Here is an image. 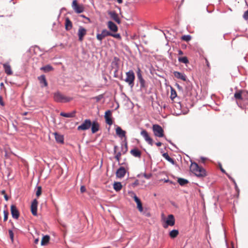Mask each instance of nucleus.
Masks as SVG:
<instances>
[{"instance_id": "nucleus-1", "label": "nucleus", "mask_w": 248, "mask_h": 248, "mask_svg": "<svg viewBox=\"0 0 248 248\" xmlns=\"http://www.w3.org/2000/svg\"><path fill=\"white\" fill-rule=\"evenodd\" d=\"M190 170L198 177H204L206 175L205 170L202 167L199 166L197 163H191Z\"/></svg>"}, {"instance_id": "nucleus-2", "label": "nucleus", "mask_w": 248, "mask_h": 248, "mask_svg": "<svg viewBox=\"0 0 248 248\" xmlns=\"http://www.w3.org/2000/svg\"><path fill=\"white\" fill-rule=\"evenodd\" d=\"M54 99L56 102L62 103L68 102L72 100V98L65 96L59 92L54 93Z\"/></svg>"}, {"instance_id": "nucleus-3", "label": "nucleus", "mask_w": 248, "mask_h": 248, "mask_svg": "<svg viewBox=\"0 0 248 248\" xmlns=\"http://www.w3.org/2000/svg\"><path fill=\"white\" fill-rule=\"evenodd\" d=\"M126 78L124 81L132 88L134 86V80L135 78V74L132 70H129L126 73Z\"/></svg>"}, {"instance_id": "nucleus-4", "label": "nucleus", "mask_w": 248, "mask_h": 248, "mask_svg": "<svg viewBox=\"0 0 248 248\" xmlns=\"http://www.w3.org/2000/svg\"><path fill=\"white\" fill-rule=\"evenodd\" d=\"M164 223L163 224V226L164 228H167L168 226H173L175 224V218L173 215H169L168 217L163 218Z\"/></svg>"}, {"instance_id": "nucleus-5", "label": "nucleus", "mask_w": 248, "mask_h": 248, "mask_svg": "<svg viewBox=\"0 0 248 248\" xmlns=\"http://www.w3.org/2000/svg\"><path fill=\"white\" fill-rule=\"evenodd\" d=\"M153 131L155 136L157 137H163L164 136V130L162 127L158 124H154Z\"/></svg>"}, {"instance_id": "nucleus-6", "label": "nucleus", "mask_w": 248, "mask_h": 248, "mask_svg": "<svg viewBox=\"0 0 248 248\" xmlns=\"http://www.w3.org/2000/svg\"><path fill=\"white\" fill-rule=\"evenodd\" d=\"M91 121L90 119H86L81 125L78 127L77 129L78 130H86L91 127Z\"/></svg>"}, {"instance_id": "nucleus-7", "label": "nucleus", "mask_w": 248, "mask_h": 248, "mask_svg": "<svg viewBox=\"0 0 248 248\" xmlns=\"http://www.w3.org/2000/svg\"><path fill=\"white\" fill-rule=\"evenodd\" d=\"M72 6L77 13H81L84 11V7L82 5L78 4L77 0H74L73 1Z\"/></svg>"}, {"instance_id": "nucleus-8", "label": "nucleus", "mask_w": 248, "mask_h": 248, "mask_svg": "<svg viewBox=\"0 0 248 248\" xmlns=\"http://www.w3.org/2000/svg\"><path fill=\"white\" fill-rule=\"evenodd\" d=\"M111 35V33L106 29L103 30L101 33H97L96 35L97 39L100 42L107 36Z\"/></svg>"}, {"instance_id": "nucleus-9", "label": "nucleus", "mask_w": 248, "mask_h": 248, "mask_svg": "<svg viewBox=\"0 0 248 248\" xmlns=\"http://www.w3.org/2000/svg\"><path fill=\"white\" fill-rule=\"evenodd\" d=\"M140 134L149 144L151 146L153 145V140L149 136L148 132L145 130H142L141 131Z\"/></svg>"}, {"instance_id": "nucleus-10", "label": "nucleus", "mask_w": 248, "mask_h": 248, "mask_svg": "<svg viewBox=\"0 0 248 248\" xmlns=\"http://www.w3.org/2000/svg\"><path fill=\"white\" fill-rule=\"evenodd\" d=\"M111 111L110 110H108L106 111L105 113V119L106 123L109 125H111L113 124V121L111 118Z\"/></svg>"}, {"instance_id": "nucleus-11", "label": "nucleus", "mask_w": 248, "mask_h": 248, "mask_svg": "<svg viewBox=\"0 0 248 248\" xmlns=\"http://www.w3.org/2000/svg\"><path fill=\"white\" fill-rule=\"evenodd\" d=\"M87 31L83 27L80 26L78 30V40L82 42L84 36L86 34Z\"/></svg>"}, {"instance_id": "nucleus-12", "label": "nucleus", "mask_w": 248, "mask_h": 248, "mask_svg": "<svg viewBox=\"0 0 248 248\" xmlns=\"http://www.w3.org/2000/svg\"><path fill=\"white\" fill-rule=\"evenodd\" d=\"M11 212L12 217L15 219H18L19 217V212L15 205L11 206Z\"/></svg>"}, {"instance_id": "nucleus-13", "label": "nucleus", "mask_w": 248, "mask_h": 248, "mask_svg": "<svg viewBox=\"0 0 248 248\" xmlns=\"http://www.w3.org/2000/svg\"><path fill=\"white\" fill-rule=\"evenodd\" d=\"M37 205L38 202L36 199H34L31 204V209L32 214L33 216H37Z\"/></svg>"}, {"instance_id": "nucleus-14", "label": "nucleus", "mask_w": 248, "mask_h": 248, "mask_svg": "<svg viewBox=\"0 0 248 248\" xmlns=\"http://www.w3.org/2000/svg\"><path fill=\"white\" fill-rule=\"evenodd\" d=\"M108 14L110 16V18L115 21L118 24L121 23V20L120 19L118 15L115 11H109Z\"/></svg>"}, {"instance_id": "nucleus-15", "label": "nucleus", "mask_w": 248, "mask_h": 248, "mask_svg": "<svg viewBox=\"0 0 248 248\" xmlns=\"http://www.w3.org/2000/svg\"><path fill=\"white\" fill-rule=\"evenodd\" d=\"M126 173V170L123 167H121L116 171V175L118 178H122L124 176Z\"/></svg>"}, {"instance_id": "nucleus-16", "label": "nucleus", "mask_w": 248, "mask_h": 248, "mask_svg": "<svg viewBox=\"0 0 248 248\" xmlns=\"http://www.w3.org/2000/svg\"><path fill=\"white\" fill-rule=\"evenodd\" d=\"M3 67L5 73L7 75L10 76L13 74V71L12 70L11 67L9 63H5L3 64Z\"/></svg>"}, {"instance_id": "nucleus-17", "label": "nucleus", "mask_w": 248, "mask_h": 248, "mask_svg": "<svg viewBox=\"0 0 248 248\" xmlns=\"http://www.w3.org/2000/svg\"><path fill=\"white\" fill-rule=\"evenodd\" d=\"M91 130L93 133H95L97 132L100 128V125L96 121H93L92 122Z\"/></svg>"}, {"instance_id": "nucleus-18", "label": "nucleus", "mask_w": 248, "mask_h": 248, "mask_svg": "<svg viewBox=\"0 0 248 248\" xmlns=\"http://www.w3.org/2000/svg\"><path fill=\"white\" fill-rule=\"evenodd\" d=\"M133 194L134 195L133 198L134 201L137 204V208L140 212H142L143 211V208L140 200L138 198L135 194L133 193Z\"/></svg>"}, {"instance_id": "nucleus-19", "label": "nucleus", "mask_w": 248, "mask_h": 248, "mask_svg": "<svg viewBox=\"0 0 248 248\" xmlns=\"http://www.w3.org/2000/svg\"><path fill=\"white\" fill-rule=\"evenodd\" d=\"M137 77L139 80L140 87H144L145 86V80L142 77V75L141 73V70L140 68H138V71L137 72Z\"/></svg>"}, {"instance_id": "nucleus-20", "label": "nucleus", "mask_w": 248, "mask_h": 248, "mask_svg": "<svg viewBox=\"0 0 248 248\" xmlns=\"http://www.w3.org/2000/svg\"><path fill=\"white\" fill-rule=\"evenodd\" d=\"M116 133L120 138L125 137L126 132L123 130L121 127L118 126L116 128Z\"/></svg>"}, {"instance_id": "nucleus-21", "label": "nucleus", "mask_w": 248, "mask_h": 248, "mask_svg": "<svg viewBox=\"0 0 248 248\" xmlns=\"http://www.w3.org/2000/svg\"><path fill=\"white\" fill-rule=\"evenodd\" d=\"M108 28L113 32H117L118 31V27L117 25L114 24L112 21H109L108 22Z\"/></svg>"}, {"instance_id": "nucleus-22", "label": "nucleus", "mask_w": 248, "mask_h": 248, "mask_svg": "<svg viewBox=\"0 0 248 248\" xmlns=\"http://www.w3.org/2000/svg\"><path fill=\"white\" fill-rule=\"evenodd\" d=\"M173 74L175 77L177 78L181 79L183 81H186V75L182 73L175 71L174 72Z\"/></svg>"}, {"instance_id": "nucleus-23", "label": "nucleus", "mask_w": 248, "mask_h": 248, "mask_svg": "<svg viewBox=\"0 0 248 248\" xmlns=\"http://www.w3.org/2000/svg\"><path fill=\"white\" fill-rule=\"evenodd\" d=\"M38 79L40 82V83L41 84H43V85L41 86L42 87L47 86V82L45 75H41L38 78Z\"/></svg>"}, {"instance_id": "nucleus-24", "label": "nucleus", "mask_w": 248, "mask_h": 248, "mask_svg": "<svg viewBox=\"0 0 248 248\" xmlns=\"http://www.w3.org/2000/svg\"><path fill=\"white\" fill-rule=\"evenodd\" d=\"M130 153L132 155L137 157H140L141 155V152L136 148L132 149L130 151Z\"/></svg>"}, {"instance_id": "nucleus-25", "label": "nucleus", "mask_w": 248, "mask_h": 248, "mask_svg": "<svg viewBox=\"0 0 248 248\" xmlns=\"http://www.w3.org/2000/svg\"><path fill=\"white\" fill-rule=\"evenodd\" d=\"M118 149V147L117 146H115L114 147V154H115V158L116 159V160L119 162L121 159V156L122 153H121V152H117V150Z\"/></svg>"}, {"instance_id": "nucleus-26", "label": "nucleus", "mask_w": 248, "mask_h": 248, "mask_svg": "<svg viewBox=\"0 0 248 248\" xmlns=\"http://www.w3.org/2000/svg\"><path fill=\"white\" fill-rule=\"evenodd\" d=\"M243 90H239L238 92L235 93L234 94V97L237 100H242V94Z\"/></svg>"}, {"instance_id": "nucleus-27", "label": "nucleus", "mask_w": 248, "mask_h": 248, "mask_svg": "<svg viewBox=\"0 0 248 248\" xmlns=\"http://www.w3.org/2000/svg\"><path fill=\"white\" fill-rule=\"evenodd\" d=\"M75 111H73L71 113H64L63 112H61L60 115L66 118H72L75 115Z\"/></svg>"}, {"instance_id": "nucleus-28", "label": "nucleus", "mask_w": 248, "mask_h": 248, "mask_svg": "<svg viewBox=\"0 0 248 248\" xmlns=\"http://www.w3.org/2000/svg\"><path fill=\"white\" fill-rule=\"evenodd\" d=\"M162 155L167 161L171 163L172 164L174 165L175 164V160L170 157L168 153H164Z\"/></svg>"}, {"instance_id": "nucleus-29", "label": "nucleus", "mask_w": 248, "mask_h": 248, "mask_svg": "<svg viewBox=\"0 0 248 248\" xmlns=\"http://www.w3.org/2000/svg\"><path fill=\"white\" fill-rule=\"evenodd\" d=\"M50 240V236L49 235H45L43 237L42 240H41V245L42 246L46 245Z\"/></svg>"}, {"instance_id": "nucleus-30", "label": "nucleus", "mask_w": 248, "mask_h": 248, "mask_svg": "<svg viewBox=\"0 0 248 248\" xmlns=\"http://www.w3.org/2000/svg\"><path fill=\"white\" fill-rule=\"evenodd\" d=\"M54 135L55 139L57 142L61 143L63 142V137L62 135L57 133H55Z\"/></svg>"}, {"instance_id": "nucleus-31", "label": "nucleus", "mask_w": 248, "mask_h": 248, "mask_svg": "<svg viewBox=\"0 0 248 248\" xmlns=\"http://www.w3.org/2000/svg\"><path fill=\"white\" fill-rule=\"evenodd\" d=\"M65 29L67 31L70 30L72 27V23L68 18H67L65 20Z\"/></svg>"}, {"instance_id": "nucleus-32", "label": "nucleus", "mask_w": 248, "mask_h": 248, "mask_svg": "<svg viewBox=\"0 0 248 248\" xmlns=\"http://www.w3.org/2000/svg\"><path fill=\"white\" fill-rule=\"evenodd\" d=\"M122 188V185L121 182H114L113 184V188L116 191H119Z\"/></svg>"}, {"instance_id": "nucleus-33", "label": "nucleus", "mask_w": 248, "mask_h": 248, "mask_svg": "<svg viewBox=\"0 0 248 248\" xmlns=\"http://www.w3.org/2000/svg\"><path fill=\"white\" fill-rule=\"evenodd\" d=\"M179 234V232L177 230H173L170 232L169 235L171 238L176 237Z\"/></svg>"}, {"instance_id": "nucleus-34", "label": "nucleus", "mask_w": 248, "mask_h": 248, "mask_svg": "<svg viewBox=\"0 0 248 248\" xmlns=\"http://www.w3.org/2000/svg\"><path fill=\"white\" fill-rule=\"evenodd\" d=\"M177 181L179 185L182 186H184L188 183V180L181 178H178Z\"/></svg>"}, {"instance_id": "nucleus-35", "label": "nucleus", "mask_w": 248, "mask_h": 248, "mask_svg": "<svg viewBox=\"0 0 248 248\" xmlns=\"http://www.w3.org/2000/svg\"><path fill=\"white\" fill-rule=\"evenodd\" d=\"M53 69L52 66L49 65H47L45 66L42 67L41 68V70H43L44 71L47 72L51 71Z\"/></svg>"}, {"instance_id": "nucleus-36", "label": "nucleus", "mask_w": 248, "mask_h": 248, "mask_svg": "<svg viewBox=\"0 0 248 248\" xmlns=\"http://www.w3.org/2000/svg\"><path fill=\"white\" fill-rule=\"evenodd\" d=\"M178 61L179 62L185 64H187L189 62L188 60L186 57H180L178 58Z\"/></svg>"}, {"instance_id": "nucleus-37", "label": "nucleus", "mask_w": 248, "mask_h": 248, "mask_svg": "<svg viewBox=\"0 0 248 248\" xmlns=\"http://www.w3.org/2000/svg\"><path fill=\"white\" fill-rule=\"evenodd\" d=\"M177 96V93L175 90L172 88L171 89V94H170V98L172 100H173Z\"/></svg>"}, {"instance_id": "nucleus-38", "label": "nucleus", "mask_w": 248, "mask_h": 248, "mask_svg": "<svg viewBox=\"0 0 248 248\" xmlns=\"http://www.w3.org/2000/svg\"><path fill=\"white\" fill-rule=\"evenodd\" d=\"M248 101V92L243 91L242 94V101Z\"/></svg>"}, {"instance_id": "nucleus-39", "label": "nucleus", "mask_w": 248, "mask_h": 248, "mask_svg": "<svg viewBox=\"0 0 248 248\" xmlns=\"http://www.w3.org/2000/svg\"><path fill=\"white\" fill-rule=\"evenodd\" d=\"M182 39L183 40L188 42L191 39V36L189 35H184L182 37Z\"/></svg>"}, {"instance_id": "nucleus-40", "label": "nucleus", "mask_w": 248, "mask_h": 248, "mask_svg": "<svg viewBox=\"0 0 248 248\" xmlns=\"http://www.w3.org/2000/svg\"><path fill=\"white\" fill-rule=\"evenodd\" d=\"M127 145L125 143L124 146H122V152L123 154H125L127 151Z\"/></svg>"}, {"instance_id": "nucleus-41", "label": "nucleus", "mask_w": 248, "mask_h": 248, "mask_svg": "<svg viewBox=\"0 0 248 248\" xmlns=\"http://www.w3.org/2000/svg\"><path fill=\"white\" fill-rule=\"evenodd\" d=\"M42 193V187L40 186L37 187V189L36 192V195L37 197H39Z\"/></svg>"}, {"instance_id": "nucleus-42", "label": "nucleus", "mask_w": 248, "mask_h": 248, "mask_svg": "<svg viewBox=\"0 0 248 248\" xmlns=\"http://www.w3.org/2000/svg\"><path fill=\"white\" fill-rule=\"evenodd\" d=\"M3 214H4L3 220L4 221H6L8 219L9 212L7 210H4Z\"/></svg>"}, {"instance_id": "nucleus-43", "label": "nucleus", "mask_w": 248, "mask_h": 248, "mask_svg": "<svg viewBox=\"0 0 248 248\" xmlns=\"http://www.w3.org/2000/svg\"><path fill=\"white\" fill-rule=\"evenodd\" d=\"M109 36H112L115 38L121 39V37L120 34L117 33V34H113L111 33V35H110Z\"/></svg>"}, {"instance_id": "nucleus-44", "label": "nucleus", "mask_w": 248, "mask_h": 248, "mask_svg": "<svg viewBox=\"0 0 248 248\" xmlns=\"http://www.w3.org/2000/svg\"><path fill=\"white\" fill-rule=\"evenodd\" d=\"M10 237V239H11L12 241H13L14 240V233L12 230H9L8 231Z\"/></svg>"}, {"instance_id": "nucleus-45", "label": "nucleus", "mask_w": 248, "mask_h": 248, "mask_svg": "<svg viewBox=\"0 0 248 248\" xmlns=\"http://www.w3.org/2000/svg\"><path fill=\"white\" fill-rule=\"evenodd\" d=\"M243 18L245 20H248V10L244 13L243 15Z\"/></svg>"}, {"instance_id": "nucleus-46", "label": "nucleus", "mask_w": 248, "mask_h": 248, "mask_svg": "<svg viewBox=\"0 0 248 248\" xmlns=\"http://www.w3.org/2000/svg\"><path fill=\"white\" fill-rule=\"evenodd\" d=\"M0 105L2 106H4L5 105V103L3 101V98L1 95H0Z\"/></svg>"}, {"instance_id": "nucleus-47", "label": "nucleus", "mask_w": 248, "mask_h": 248, "mask_svg": "<svg viewBox=\"0 0 248 248\" xmlns=\"http://www.w3.org/2000/svg\"><path fill=\"white\" fill-rule=\"evenodd\" d=\"M86 187L84 186H82L80 187V190L81 193H84L86 191Z\"/></svg>"}, {"instance_id": "nucleus-48", "label": "nucleus", "mask_w": 248, "mask_h": 248, "mask_svg": "<svg viewBox=\"0 0 248 248\" xmlns=\"http://www.w3.org/2000/svg\"><path fill=\"white\" fill-rule=\"evenodd\" d=\"M205 63H206L207 67H208V68L209 69H210V63H209V62H208V60L206 58H205Z\"/></svg>"}, {"instance_id": "nucleus-49", "label": "nucleus", "mask_w": 248, "mask_h": 248, "mask_svg": "<svg viewBox=\"0 0 248 248\" xmlns=\"http://www.w3.org/2000/svg\"><path fill=\"white\" fill-rule=\"evenodd\" d=\"M143 176L146 179H149L151 177V174H146V173H144L143 174Z\"/></svg>"}, {"instance_id": "nucleus-50", "label": "nucleus", "mask_w": 248, "mask_h": 248, "mask_svg": "<svg viewBox=\"0 0 248 248\" xmlns=\"http://www.w3.org/2000/svg\"><path fill=\"white\" fill-rule=\"evenodd\" d=\"M228 176L229 178L233 182V183L235 185V187H237V185H236V183L235 180L232 178L230 177L229 175H228Z\"/></svg>"}, {"instance_id": "nucleus-51", "label": "nucleus", "mask_w": 248, "mask_h": 248, "mask_svg": "<svg viewBox=\"0 0 248 248\" xmlns=\"http://www.w3.org/2000/svg\"><path fill=\"white\" fill-rule=\"evenodd\" d=\"M139 185V181L138 180H136L132 184V186H135Z\"/></svg>"}, {"instance_id": "nucleus-52", "label": "nucleus", "mask_w": 248, "mask_h": 248, "mask_svg": "<svg viewBox=\"0 0 248 248\" xmlns=\"http://www.w3.org/2000/svg\"><path fill=\"white\" fill-rule=\"evenodd\" d=\"M156 145L158 147H160L162 145V143L161 142H158L155 143Z\"/></svg>"}, {"instance_id": "nucleus-53", "label": "nucleus", "mask_w": 248, "mask_h": 248, "mask_svg": "<svg viewBox=\"0 0 248 248\" xmlns=\"http://www.w3.org/2000/svg\"><path fill=\"white\" fill-rule=\"evenodd\" d=\"M201 160H202V163H204V162L205 161V160H206V158H205V157H202L201 158Z\"/></svg>"}, {"instance_id": "nucleus-54", "label": "nucleus", "mask_w": 248, "mask_h": 248, "mask_svg": "<svg viewBox=\"0 0 248 248\" xmlns=\"http://www.w3.org/2000/svg\"><path fill=\"white\" fill-rule=\"evenodd\" d=\"M176 86L177 87V88L179 90H181L182 89V87L178 84H176Z\"/></svg>"}, {"instance_id": "nucleus-55", "label": "nucleus", "mask_w": 248, "mask_h": 248, "mask_svg": "<svg viewBox=\"0 0 248 248\" xmlns=\"http://www.w3.org/2000/svg\"><path fill=\"white\" fill-rule=\"evenodd\" d=\"M178 54L180 55H183V51L181 50H179L178 51Z\"/></svg>"}, {"instance_id": "nucleus-56", "label": "nucleus", "mask_w": 248, "mask_h": 248, "mask_svg": "<svg viewBox=\"0 0 248 248\" xmlns=\"http://www.w3.org/2000/svg\"><path fill=\"white\" fill-rule=\"evenodd\" d=\"M4 197L6 201H8V196L7 195V194H5V195H4Z\"/></svg>"}, {"instance_id": "nucleus-57", "label": "nucleus", "mask_w": 248, "mask_h": 248, "mask_svg": "<svg viewBox=\"0 0 248 248\" xmlns=\"http://www.w3.org/2000/svg\"><path fill=\"white\" fill-rule=\"evenodd\" d=\"M117 1L119 3H122L123 2V0H117Z\"/></svg>"}, {"instance_id": "nucleus-58", "label": "nucleus", "mask_w": 248, "mask_h": 248, "mask_svg": "<svg viewBox=\"0 0 248 248\" xmlns=\"http://www.w3.org/2000/svg\"><path fill=\"white\" fill-rule=\"evenodd\" d=\"M38 241H39L38 239H36L35 240V241H34V243H35V244H37V243H38Z\"/></svg>"}, {"instance_id": "nucleus-59", "label": "nucleus", "mask_w": 248, "mask_h": 248, "mask_svg": "<svg viewBox=\"0 0 248 248\" xmlns=\"http://www.w3.org/2000/svg\"><path fill=\"white\" fill-rule=\"evenodd\" d=\"M150 216H151V215L149 213L146 214V216H147V217H150Z\"/></svg>"}, {"instance_id": "nucleus-60", "label": "nucleus", "mask_w": 248, "mask_h": 248, "mask_svg": "<svg viewBox=\"0 0 248 248\" xmlns=\"http://www.w3.org/2000/svg\"><path fill=\"white\" fill-rule=\"evenodd\" d=\"M1 193H2V194H3L4 195L5 194H6L5 190H2V191H1Z\"/></svg>"}, {"instance_id": "nucleus-61", "label": "nucleus", "mask_w": 248, "mask_h": 248, "mask_svg": "<svg viewBox=\"0 0 248 248\" xmlns=\"http://www.w3.org/2000/svg\"><path fill=\"white\" fill-rule=\"evenodd\" d=\"M220 170H221L223 172H225V170H224L223 169H222V168H220Z\"/></svg>"}, {"instance_id": "nucleus-62", "label": "nucleus", "mask_w": 248, "mask_h": 248, "mask_svg": "<svg viewBox=\"0 0 248 248\" xmlns=\"http://www.w3.org/2000/svg\"><path fill=\"white\" fill-rule=\"evenodd\" d=\"M0 86L1 87L3 86H4V84H3V83L1 82V83L0 84Z\"/></svg>"}, {"instance_id": "nucleus-63", "label": "nucleus", "mask_w": 248, "mask_h": 248, "mask_svg": "<svg viewBox=\"0 0 248 248\" xmlns=\"http://www.w3.org/2000/svg\"><path fill=\"white\" fill-rule=\"evenodd\" d=\"M27 113H28V112H24V113H23V115H27Z\"/></svg>"}, {"instance_id": "nucleus-64", "label": "nucleus", "mask_w": 248, "mask_h": 248, "mask_svg": "<svg viewBox=\"0 0 248 248\" xmlns=\"http://www.w3.org/2000/svg\"><path fill=\"white\" fill-rule=\"evenodd\" d=\"M232 248H234L233 245L232 246Z\"/></svg>"}]
</instances>
